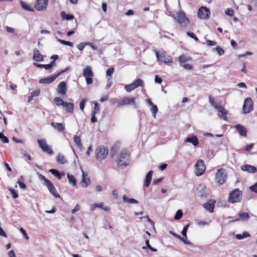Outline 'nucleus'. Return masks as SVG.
I'll return each instance as SVG.
<instances>
[{"mask_svg": "<svg viewBox=\"0 0 257 257\" xmlns=\"http://www.w3.org/2000/svg\"><path fill=\"white\" fill-rule=\"evenodd\" d=\"M129 163V154L126 149H123L119 154L117 163L119 166H127Z\"/></svg>", "mask_w": 257, "mask_h": 257, "instance_id": "1", "label": "nucleus"}, {"mask_svg": "<svg viewBox=\"0 0 257 257\" xmlns=\"http://www.w3.org/2000/svg\"><path fill=\"white\" fill-rule=\"evenodd\" d=\"M242 198V192L238 189H235L229 195L228 201L229 203L239 202Z\"/></svg>", "mask_w": 257, "mask_h": 257, "instance_id": "2", "label": "nucleus"}, {"mask_svg": "<svg viewBox=\"0 0 257 257\" xmlns=\"http://www.w3.org/2000/svg\"><path fill=\"white\" fill-rule=\"evenodd\" d=\"M227 178V175L225 170L222 169H217L215 174V181L219 185H222L224 183Z\"/></svg>", "mask_w": 257, "mask_h": 257, "instance_id": "3", "label": "nucleus"}, {"mask_svg": "<svg viewBox=\"0 0 257 257\" xmlns=\"http://www.w3.org/2000/svg\"><path fill=\"white\" fill-rule=\"evenodd\" d=\"M96 157L97 160H102L106 158L108 150L103 146H99L95 150Z\"/></svg>", "mask_w": 257, "mask_h": 257, "instance_id": "4", "label": "nucleus"}, {"mask_svg": "<svg viewBox=\"0 0 257 257\" xmlns=\"http://www.w3.org/2000/svg\"><path fill=\"white\" fill-rule=\"evenodd\" d=\"M83 75L86 78V81L87 84L89 85L92 83V77H93L94 74L90 66H87L83 69Z\"/></svg>", "mask_w": 257, "mask_h": 257, "instance_id": "5", "label": "nucleus"}, {"mask_svg": "<svg viewBox=\"0 0 257 257\" xmlns=\"http://www.w3.org/2000/svg\"><path fill=\"white\" fill-rule=\"evenodd\" d=\"M132 104L134 105L135 108H137V106L135 103V98L133 97H124L120 99L117 104L118 107H122L125 105Z\"/></svg>", "mask_w": 257, "mask_h": 257, "instance_id": "6", "label": "nucleus"}, {"mask_svg": "<svg viewBox=\"0 0 257 257\" xmlns=\"http://www.w3.org/2000/svg\"><path fill=\"white\" fill-rule=\"evenodd\" d=\"M37 142L39 147L43 152H45L48 154H52L53 153L52 150L51 149V147L47 144L46 140L38 139Z\"/></svg>", "mask_w": 257, "mask_h": 257, "instance_id": "7", "label": "nucleus"}, {"mask_svg": "<svg viewBox=\"0 0 257 257\" xmlns=\"http://www.w3.org/2000/svg\"><path fill=\"white\" fill-rule=\"evenodd\" d=\"M174 17L176 20L182 26H185L188 23L189 20L183 12H179L176 13L174 15Z\"/></svg>", "mask_w": 257, "mask_h": 257, "instance_id": "8", "label": "nucleus"}, {"mask_svg": "<svg viewBox=\"0 0 257 257\" xmlns=\"http://www.w3.org/2000/svg\"><path fill=\"white\" fill-rule=\"evenodd\" d=\"M195 174L198 176L202 175L206 169V166L202 160H198L197 161L195 164Z\"/></svg>", "mask_w": 257, "mask_h": 257, "instance_id": "9", "label": "nucleus"}, {"mask_svg": "<svg viewBox=\"0 0 257 257\" xmlns=\"http://www.w3.org/2000/svg\"><path fill=\"white\" fill-rule=\"evenodd\" d=\"M253 109V102L250 98L244 100L242 111L244 113H248Z\"/></svg>", "mask_w": 257, "mask_h": 257, "instance_id": "10", "label": "nucleus"}, {"mask_svg": "<svg viewBox=\"0 0 257 257\" xmlns=\"http://www.w3.org/2000/svg\"><path fill=\"white\" fill-rule=\"evenodd\" d=\"M48 0H36L34 7L38 11H43L46 9Z\"/></svg>", "mask_w": 257, "mask_h": 257, "instance_id": "11", "label": "nucleus"}, {"mask_svg": "<svg viewBox=\"0 0 257 257\" xmlns=\"http://www.w3.org/2000/svg\"><path fill=\"white\" fill-rule=\"evenodd\" d=\"M210 14L209 10L206 7H201L197 13L198 17L202 19H207Z\"/></svg>", "mask_w": 257, "mask_h": 257, "instance_id": "12", "label": "nucleus"}, {"mask_svg": "<svg viewBox=\"0 0 257 257\" xmlns=\"http://www.w3.org/2000/svg\"><path fill=\"white\" fill-rule=\"evenodd\" d=\"M156 55L157 59L160 61L165 63H168L172 62L171 58L167 56L164 53L159 54L157 51H156Z\"/></svg>", "mask_w": 257, "mask_h": 257, "instance_id": "13", "label": "nucleus"}, {"mask_svg": "<svg viewBox=\"0 0 257 257\" xmlns=\"http://www.w3.org/2000/svg\"><path fill=\"white\" fill-rule=\"evenodd\" d=\"M57 92L58 94L62 95H66L67 92L66 83L65 81L61 82L56 88Z\"/></svg>", "mask_w": 257, "mask_h": 257, "instance_id": "14", "label": "nucleus"}, {"mask_svg": "<svg viewBox=\"0 0 257 257\" xmlns=\"http://www.w3.org/2000/svg\"><path fill=\"white\" fill-rule=\"evenodd\" d=\"M48 189L49 192L55 197H59V195L56 192V188L52 183L49 180L44 185Z\"/></svg>", "mask_w": 257, "mask_h": 257, "instance_id": "15", "label": "nucleus"}, {"mask_svg": "<svg viewBox=\"0 0 257 257\" xmlns=\"http://www.w3.org/2000/svg\"><path fill=\"white\" fill-rule=\"evenodd\" d=\"M216 201L214 200H210L208 202L204 203L203 205V207L210 213L214 211L215 203Z\"/></svg>", "mask_w": 257, "mask_h": 257, "instance_id": "16", "label": "nucleus"}, {"mask_svg": "<svg viewBox=\"0 0 257 257\" xmlns=\"http://www.w3.org/2000/svg\"><path fill=\"white\" fill-rule=\"evenodd\" d=\"M234 127L240 136L243 137L246 136L247 130L244 126L240 124H237L235 125Z\"/></svg>", "mask_w": 257, "mask_h": 257, "instance_id": "17", "label": "nucleus"}, {"mask_svg": "<svg viewBox=\"0 0 257 257\" xmlns=\"http://www.w3.org/2000/svg\"><path fill=\"white\" fill-rule=\"evenodd\" d=\"M58 77V75L56 74L53 76L41 78L39 80V82L41 84H50L53 82Z\"/></svg>", "mask_w": 257, "mask_h": 257, "instance_id": "18", "label": "nucleus"}, {"mask_svg": "<svg viewBox=\"0 0 257 257\" xmlns=\"http://www.w3.org/2000/svg\"><path fill=\"white\" fill-rule=\"evenodd\" d=\"M33 59L36 61L41 62L44 60L43 56L40 54V51L37 49H34L33 50Z\"/></svg>", "mask_w": 257, "mask_h": 257, "instance_id": "19", "label": "nucleus"}, {"mask_svg": "<svg viewBox=\"0 0 257 257\" xmlns=\"http://www.w3.org/2000/svg\"><path fill=\"white\" fill-rule=\"evenodd\" d=\"M216 109L218 111V115L220 117H222L224 120H227L226 114L228 111L221 105Z\"/></svg>", "mask_w": 257, "mask_h": 257, "instance_id": "20", "label": "nucleus"}, {"mask_svg": "<svg viewBox=\"0 0 257 257\" xmlns=\"http://www.w3.org/2000/svg\"><path fill=\"white\" fill-rule=\"evenodd\" d=\"M241 169L243 171H246L250 173H254L256 172V168L249 165H244L241 167Z\"/></svg>", "mask_w": 257, "mask_h": 257, "instance_id": "21", "label": "nucleus"}, {"mask_svg": "<svg viewBox=\"0 0 257 257\" xmlns=\"http://www.w3.org/2000/svg\"><path fill=\"white\" fill-rule=\"evenodd\" d=\"M82 172V178L80 182V184L82 187L86 188L88 186V184L90 183V180L89 178H86L85 174L83 170Z\"/></svg>", "mask_w": 257, "mask_h": 257, "instance_id": "22", "label": "nucleus"}, {"mask_svg": "<svg viewBox=\"0 0 257 257\" xmlns=\"http://www.w3.org/2000/svg\"><path fill=\"white\" fill-rule=\"evenodd\" d=\"M153 171H150L147 174L146 176V179L144 183V186L146 187H148L152 178V175H153Z\"/></svg>", "mask_w": 257, "mask_h": 257, "instance_id": "23", "label": "nucleus"}, {"mask_svg": "<svg viewBox=\"0 0 257 257\" xmlns=\"http://www.w3.org/2000/svg\"><path fill=\"white\" fill-rule=\"evenodd\" d=\"M51 125L59 132H62L65 129V125L62 123L52 122Z\"/></svg>", "mask_w": 257, "mask_h": 257, "instance_id": "24", "label": "nucleus"}, {"mask_svg": "<svg viewBox=\"0 0 257 257\" xmlns=\"http://www.w3.org/2000/svg\"><path fill=\"white\" fill-rule=\"evenodd\" d=\"M186 142L191 143L194 146H196L198 145V138L195 136H193L191 137H188L186 139Z\"/></svg>", "mask_w": 257, "mask_h": 257, "instance_id": "25", "label": "nucleus"}, {"mask_svg": "<svg viewBox=\"0 0 257 257\" xmlns=\"http://www.w3.org/2000/svg\"><path fill=\"white\" fill-rule=\"evenodd\" d=\"M198 193L200 197L203 198L205 197L206 196V188L205 186L200 185L198 188Z\"/></svg>", "mask_w": 257, "mask_h": 257, "instance_id": "26", "label": "nucleus"}, {"mask_svg": "<svg viewBox=\"0 0 257 257\" xmlns=\"http://www.w3.org/2000/svg\"><path fill=\"white\" fill-rule=\"evenodd\" d=\"M123 201L128 204H138L139 201L133 198H128L125 195L122 197Z\"/></svg>", "mask_w": 257, "mask_h": 257, "instance_id": "27", "label": "nucleus"}, {"mask_svg": "<svg viewBox=\"0 0 257 257\" xmlns=\"http://www.w3.org/2000/svg\"><path fill=\"white\" fill-rule=\"evenodd\" d=\"M120 144L119 142H116L112 147L110 152L112 157H113L117 153V152L118 151V150L120 148Z\"/></svg>", "mask_w": 257, "mask_h": 257, "instance_id": "28", "label": "nucleus"}, {"mask_svg": "<svg viewBox=\"0 0 257 257\" xmlns=\"http://www.w3.org/2000/svg\"><path fill=\"white\" fill-rule=\"evenodd\" d=\"M66 108V111L69 113H73L74 110V104L70 102H65L63 106Z\"/></svg>", "mask_w": 257, "mask_h": 257, "instance_id": "29", "label": "nucleus"}, {"mask_svg": "<svg viewBox=\"0 0 257 257\" xmlns=\"http://www.w3.org/2000/svg\"><path fill=\"white\" fill-rule=\"evenodd\" d=\"M56 160L59 164H64L67 162V160L64 155L59 154L56 157Z\"/></svg>", "mask_w": 257, "mask_h": 257, "instance_id": "30", "label": "nucleus"}, {"mask_svg": "<svg viewBox=\"0 0 257 257\" xmlns=\"http://www.w3.org/2000/svg\"><path fill=\"white\" fill-rule=\"evenodd\" d=\"M250 236V234L246 231L243 232L242 234H237L235 235V238L238 240H241L244 238L249 237Z\"/></svg>", "mask_w": 257, "mask_h": 257, "instance_id": "31", "label": "nucleus"}, {"mask_svg": "<svg viewBox=\"0 0 257 257\" xmlns=\"http://www.w3.org/2000/svg\"><path fill=\"white\" fill-rule=\"evenodd\" d=\"M60 16L62 19L65 20H72L74 19V16L71 14H66L64 11L60 12Z\"/></svg>", "mask_w": 257, "mask_h": 257, "instance_id": "32", "label": "nucleus"}, {"mask_svg": "<svg viewBox=\"0 0 257 257\" xmlns=\"http://www.w3.org/2000/svg\"><path fill=\"white\" fill-rule=\"evenodd\" d=\"M209 101L211 106H213L216 109L220 105V104H218L214 100V98L211 95L209 96Z\"/></svg>", "mask_w": 257, "mask_h": 257, "instance_id": "33", "label": "nucleus"}, {"mask_svg": "<svg viewBox=\"0 0 257 257\" xmlns=\"http://www.w3.org/2000/svg\"><path fill=\"white\" fill-rule=\"evenodd\" d=\"M21 5L22 7L23 8V9H24V10H25L26 11H28L29 12H34V11L33 8H31L29 6L28 4H27V3H26L23 1L21 2Z\"/></svg>", "mask_w": 257, "mask_h": 257, "instance_id": "34", "label": "nucleus"}, {"mask_svg": "<svg viewBox=\"0 0 257 257\" xmlns=\"http://www.w3.org/2000/svg\"><path fill=\"white\" fill-rule=\"evenodd\" d=\"M74 141L75 143L77 145V147L81 149L82 148V144L81 142V139L79 137L77 136H74Z\"/></svg>", "mask_w": 257, "mask_h": 257, "instance_id": "35", "label": "nucleus"}, {"mask_svg": "<svg viewBox=\"0 0 257 257\" xmlns=\"http://www.w3.org/2000/svg\"><path fill=\"white\" fill-rule=\"evenodd\" d=\"M67 178L70 184H71L73 186H76V180L73 176L68 174H67Z\"/></svg>", "mask_w": 257, "mask_h": 257, "instance_id": "36", "label": "nucleus"}, {"mask_svg": "<svg viewBox=\"0 0 257 257\" xmlns=\"http://www.w3.org/2000/svg\"><path fill=\"white\" fill-rule=\"evenodd\" d=\"M54 101L55 103V104L58 105H62L63 106L64 105V104L65 103V102L63 100V99L59 97H56L54 98Z\"/></svg>", "mask_w": 257, "mask_h": 257, "instance_id": "37", "label": "nucleus"}, {"mask_svg": "<svg viewBox=\"0 0 257 257\" xmlns=\"http://www.w3.org/2000/svg\"><path fill=\"white\" fill-rule=\"evenodd\" d=\"M49 172L58 179L60 180L61 179V175L57 170L52 169L49 170Z\"/></svg>", "mask_w": 257, "mask_h": 257, "instance_id": "38", "label": "nucleus"}, {"mask_svg": "<svg viewBox=\"0 0 257 257\" xmlns=\"http://www.w3.org/2000/svg\"><path fill=\"white\" fill-rule=\"evenodd\" d=\"M239 218L243 220H247L249 218L248 213L245 212H241L239 213Z\"/></svg>", "mask_w": 257, "mask_h": 257, "instance_id": "39", "label": "nucleus"}, {"mask_svg": "<svg viewBox=\"0 0 257 257\" xmlns=\"http://www.w3.org/2000/svg\"><path fill=\"white\" fill-rule=\"evenodd\" d=\"M151 106V111L152 113L153 116L154 118H156V114L158 111V107H157V105L154 104Z\"/></svg>", "mask_w": 257, "mask_h": 257, "instance_id": "40", "label": "nucleus"}, {"mask_svg": "<svg viewBox=\"0 0 257 257\" xmlns=\"http://www.w3.org/2000/svg\"><path fill=\"white\" fill-rule=\"evenodd\" d=\"M190 59L189 57L186 56L184 55H182L179 56V60L180 63H184L189 61Z\"/></svg>", "mask_w": 257, "mask_h": 257, "instance_id": "41", "label": "nucleus"}, {"mask_svg": "<svg viewBox=\"0 0 257 257\" xmlns=\"http://www.w3.org/2000/svg\"><path fill=\"white\" fill-rule=\"evenodd\" d=\"M124 88L126 91L131 92V91H132V90H134L135 88H136V86L133 83L129 85H125L124 87Z\"/></svg>", "mask_w": 257, "mask_h": 257, "instance_id": "42", "label": "nucleus"}, {"mask_svg": "<svg viewBox=\"0 0 257 257\" xmlns=\"http://www.w3.org/2000/svg\"><path fill=\"white\" fill-rule=\"evenodd\" d=\"M183 215V212L181 210L179 209L178 210L174 216V219L175 220H179L180 219Z\"/></svg>", "mask_w": 257, "mask_h": 257, "instance_id": "43", "label": "nucleus"}, {"mask_svg": "<svg viewBox=\"0 0 257 257\" xmlns=\"http://www.w3.org/2000/svg\"><path fill=\"white\" fill-rule=\"evenodd\" d=\"M213 51H217L219 56L223 55L224 53V50L220 46H217L216 48H213Z\"/></svg>", "mask_w": 257, "mask_h": 257, "instance_id": "44", "label": "nucleus"}, {"mask_svg": "<svg viewBox=\"0 0 257 257\" xmlns=\"http://www.w3.org/2000/svg\"><path fill=\"white\" fill-rule=\"evenodd\" d=\"M37 174L38 176V177H39L40 180H41V181H44V182L43 183V185H45L47 182V181H49V180L47 179L45 176L42 175L40 173L37 172Z\"/></svg>", "mask_w": 257, "mask_h": 257, "instance_id": "45", "label": "nucleus"}, {"mask_svg": "<svg viewBox=\"0 0 257 257\" xmlns=\"http://www.w3.org/2000/svg\"><path fill=\"white\" fill-rule=\"evenodd\" d=\"M133 83L135 85L137 88L140 86H143L144 82L140 78H138Z\"/></svg>", "mask_w": 257, "mask_h": 257, "instance_id": "46", "label": "nucleus"}, {"mask_svg": "<svg viewBox=\"0 0 257 257\" xmlns=\"http://www.w3.org/2000/svg\"><path fill=\"white\" fill-rule=\"evenodd\" d=\"M94 205L95 206H96L97 207H99V208H102V209H103L104 210H105L106 211H108L109 210V207H108L107 206H104L103 204L102 203H99V204L94 203Z\"/></svg>", "mask_w": 257, "mask_h": 257, "instance_id": "47", "label": "nucleus"}, {"mask_svg": "<svg viewBox=\"0 0 257 257\" xmlns=\"http://www.w3.org/2000/svg\"><path fill=\"white\" fill-rule=\"evenodd\" d=\"M87 45V42H81L77 45V48L80 50L82 51L84 47Z\"/></svg>", "mask_w": 257, "mask_h": 257, "instance_id": "48", "label": "nucleus"}, {"mask_svg": "<svg viewBox=\"0 0 257 257\" xmlns=\"http://www.w3.org/2000/svg\"><path fill=\"white\" fill-rule=\"evenodd\" d=\"M57 41L59 42L61 44L67 45L70 47L73 46V44L71 42L66 41L65 40H61V39H58Z\"/></svg>", "mask_w": 257, "mask_h": 257, "instance_id": "49", "label": "nucleus"}, {"mask_svg": "<svg viewBox=\"0 0 257 257\" xmlns=\"http://www.w3.org/2000/svg\"><path fill=\"white\" fill-rule=\"evenodd\" d=\"M189 226V224H187L185 226L182 231V234L183 236H184L186 238H187V231Z\"/></svg>", "mask_w": 257, "mask_h": 257, "instance_id": "50", "label": "nucleus"}, {"mask_svg": "<svg viewBox=\"0 0 257 257\" xmlns=\"http://www.w3.org/2000/svg\"><path fill=\"white\" fill-rule=\"evenodd\" d=\"M34 65L38 68H44L45 69H49L48 64H41L37 63H34Z\"/></svg>", "mask_w": 257, "mask_h": 257, "instance_id": "51", "label": "nucleus"}, {"mask_svg": "<svg viewBox=\"0 0 257 257\" xmlns=\"http://www.w3.org/2000/svg\"><path fill=\"white\" fill-rule=\"evenodd\" d=\"M225 14L229 16H232L234 14V11L231 8H228L225 11Z\"/></svg>", "mask_w": 257, "mask_h": 257, "instance_id": "52", "label": "nucleus"}, {"mask_svg": "<svg viewBox=\"0 0 257 257\" xmlns=\"http://www.w3.org/2000/svg\"><path fill=\"white\" fill-rule=\"evenodd\" d=\"M96 112L95 110H93L91 113L92 117L91 118V121L92 123L95 122L97 121V119L95 117Z\"/></svg>", "mask_w": 257, "mask_h": 257, "instance_id": "53", "label": "nucleus"}, {"mask_svg": "<svg viewBox=\"0 0 257 257\" xmlns=\"http://www.w3.org/2000/svg\"><path fill=\"white\" fill-rule=\"evenodd\" d=\"M114 71V69L113 68L111 67L110 68H108L106 70V74L107 76H111L112 74H113V72Z\"/></svg>", "mask_w": 257, "mask_h": 257, "instance_id": "54", "label": "nucleus"}, {"mask_svg": "<svg viewBox=\"0 0 257 257\" xmlns=\"http://www.w3.org/2000/svg\"><path fill=\"white\" fill-rule=\"evenodd\" d=\"M187 34L189 37H190L194 39L196 41H198V38L196 36V35L193 32H188Z\"/></svg>", "mask_w": 257, "mask_h": 257, "instance_id": "55", "label": "nucleus"}, {"mask_svg": "<svg viewBox=\"0 0 257 257\" xmlns=\"http://www.w3.org/2000/svg\"><path fill=\"white\" fill-rule=\"evenodd\" d=\"M249 189L251 191L257 193V182L255 183L253 185L249 187Z\"/></svg>", "mask_w": 257, "mask_h": 257, "instance_id": "56", "label": "nucleus"}, {"mask_svg": "<svg viewBox=\"0 0 257 257\" xmlns=\"http://www.w3.org/2000/svg\"><path fill=\"white\" fill-rule=\"evenodd\" d=\"M20 231L22 234H23V235H24V237L26 239L28 240L29 238L28 235L27 234L26 231L22 227H21L20 228Z\"/></svg>", "mask_w": 257, "mask_h": 257, "instance_id": "57", "label": "nucleus"}, {"mask_svg": "<svg viewBox=\"0 0 257 257\" xmlns=\"http://www.w3.org/2000/svg\"><path fill=\"white\" fill-rule=\"evenodd\" d=\"M9 190L12 194V196L14 198H16L18 197V194L15 190H14L13 189L10 188L9 189Z\"/></svg>", "mask_w": 257, "mask_h": 257, "instance_id": "58", "label": "nucleus"}, {"mask_svg": "<svg viewBox=\"0 0 257 257\" xmlns=\"http://www.w3.org/2000/svg\"><path fill=\"white\" fill-rule=\"evenodd\" d=\"M40 89H36L35 90L33 91L31 94L32 95H33V96L34 97V96H38L40 94Z\"/></svg>", "mask_w": 257, "mask_h": 257, "instance_id": "59", "label": "nucleus"}, {"mask_svg": "<svg viewBox=\"0 0 257 257\" xmlns=\"http://www.w3.org/2000/svg\"><path fill=\"white\" fill-rule=\"evenodd\" d=\"M206 44L207 46H215L216 45V43L215 41H211L210 40H206Z\"/></svg>", "mask_w": 257, "mask_h": 257, "instance_id": "60", "label": "nucleus"}, {"mask_svg": "<svg viewBox=\"0 0 257 257\" xmlns=\"http://www.w3.org/2000/svg\"><path fill=\"white\" fill-rule=\"evenodd\" d=\"M86 102V100L85 99H82L80 103V109L81 110H83L84 108V106H85V103Z\"/></svg>", "mask_w": 257, "mask_h": 257, "instance_id": "61", "label": "nucleus"}, {"mask_svg": "<svg viewBox=\"0 0 257 257\" xmlns=\"http://www.w3.org/2000/svg\"><path fill=\"white\" fill-rule=\"evenodd\" d=\"M1 140L3 143H8L9 142V139L4 135H3Z\"/></svg>", "mask_w": 257, "mask_h": 257, "instance_id": "62", "label": "nucleus"}, {"mask_svg": "<svg viewBox=\"0 0 257 257\" xmlns=\"http://www.w3.org/2000/svg\"><path fill=\"white\" fill-rule=\"evenodd\" d=\"M8 255L9 257H16V254L13 250H11L9 251Z\"/></svg>", "mask_w": 257, "mask_h": 257, "instance_id": "63", "label": "nucleus"}, {"mask_svg": "<svg viewBox=\"0 0 257 257\" xmlns=\"http://www.w3.org/2000/svg\"><path fill=\"white\" fill-rule=\"evenodd\" d=\"M183 66L184 69H187V70H192L193 68L192 65H191L190 64H185L183 65Z\"/></svg>", "mask_w": 257, "mask_h": 257, "instance_id": "64", "label": "nucleus"}]
</instances>
